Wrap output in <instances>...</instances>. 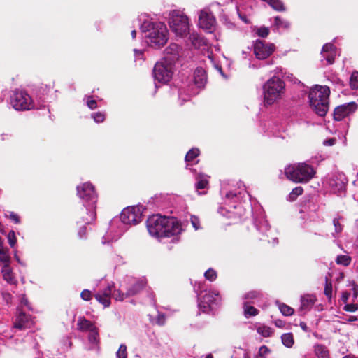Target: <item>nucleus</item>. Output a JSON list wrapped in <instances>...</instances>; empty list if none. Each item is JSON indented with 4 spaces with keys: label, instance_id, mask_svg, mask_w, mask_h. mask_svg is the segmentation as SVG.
<instances>
[{
    "label": "nucleus",
    "instance_id": "nucleus-58",
    "mask_svg": "<svg viewBox=\"0 0 358 358\" xmlns=\"http://www.w3.org/2000/svg\"><path fill=\"white\" fill-rule=\"evenodd\" d=\"M165 323V315L163 313H158L157 317V324L163 325Z\"/></svg>",
    "mask_w": 358,
    "mask_h": 358
},
{
    "label": "nucleus",
    "instance_id": "nucleus-24",
    "mask_svg": "<svg viewBox=\"0 0 358 358\" xmlns=\"http://www.w3.org/2000/svg\"><path fill=\"white\" fill-rule=\"evenodd\" d=\"M194 84L197 87H203L206 83V76L204 69L202 68H197L194 73Z\"/></svg>",
    "mask_w": 358,
    "mask_h": 358
},
{
    "label": "nucleus",
    "instance_id": "nucleus-14",
    "mask_svg": "<svg viewBox=\"0 0 358 358\" xmlns=\"http://www.w3.org/2000/svg\"><path fill=\"white\" fill-rule=\"evenodd\" d=\"M199 27L208 33H213L216 27V20L210 10L205 8L199 11Z\"/></svg>",
    "mask_w": 358,
    "mask_h": 358
},
{
    "label": "nucleus",
    "instance_id": "nucleus-40",
    "mask_svg": "<svg viewBox=\"0 0 358 358\" xmlns=\"http://www.w3.org/2000/svg\"><path fill=\"white\" fill-rule=\"evenodd\" d=\"M7 239L11 248L15 249L17 245V238L13 230H10L7 234Z\"/></svg>",
    "mask_w": 358,
    "mask_h": 358
},
{
    "label": "nucleus",
    "instance_id": "nucleus-34",
    "mask_svg": "<svg viewBox=\"0 0 358 358\" xmlns=\"http://www.w3.org/2000/svg\"><path fill=\"white\" fill-rule=\"evenodd\" d=\"M276 304L278 305V308L280 311V313L285 315V316H290V315H292L294 313V309L285 304V303H280L278 301L276 302Z\"/></svg>",
    "mask_w": 358,
    "mask_h": 358
},
{
    "label": "nucleus",
    "instance_id": "nucleus-25",
    "mask_svg": "<svg viewBox=\"0 0 358 358\" xmlns=\"http://www.w3.org/2000/svg\"><path fill=\"white\" fill-rule=\"evenodd\" d=\"M31 322V317L29 315H25L21 312L17 317L14 327L19 329H25L29 327V322Z\"/></svg>",
    "mask_w": 358,
    "mask_h": 358
},
{
    "label": "nucleus",
    "instance_id": "nucleus-45",
    "mask_svg": "<svg viewBox=\"0 0 358 358\" xmlns=\"http://www.w3.org/2000/svg\"><path fill=\"white\" fill-rule=\"evenodd\" d=\"M326 283L324 286V294L330 299L332 295V285L331 282H329L327 278H325Z\"/></svg>",
    "mask_w": 358,
    "mask_h": 358
},
{
    "label": "nucleus",
    "instance_id": "nucleus-22",
    "mask_svg": "<svg viewBox=\"0 0 358 358\" xmlns=\"http://www.w3.org/2000/svg\"><path fill=\"white\" fill-rule=\"evenodd\" d=\"M301 305L299 312L301 315L306 313L310 310L313 305L317 301V297L315 294H306L301 296Z\"/></svg>",
    "mask_w": 358,
    "mask_h": 358
},
{
    "label": "nucleus",
    "instance_id": "nucleus-61",
    "mask_svg": "<svg viewBox=\"0 0 358 358\" xmlns=\"http://www.w3.org/2000/svg\"><path fill=\"white\" fill-rule=\"evenodd\" d=\"M134 56L136 59H141L143 55V51L141 50L134 49Z\"/></svg>",
    "mask_w": 358,
    "mask_h": 358
},
{
    "label": "nucleus",
    "instance_id": "nucleus-57",
    "mask_svg": "<svg viewBox=\"0 0 358 358\" xmlns=\"http://www.w3.org/2000/svg\"><path fill=\"white\" fill-rule=\"evenodd\" d=\"M87 234V229L85 226H83L78 231V235L80 239H84L86 238Z\"/></svg>",
    "mask_w": 358,
    "mask_h": 358
},
{
    "label": "nucleus",
    "instance_id": "nucleus-10",
    "mask_svg": "<svg viewBox=\"0 0 358 358\" xmlns=\"http://www.w3.org/2000/svg\"><path fill=\"white\" fill-rule=\"evenodd\" d=\"M173 66L166 61L157 62L153 69V76L155 80L161 83H167L172 78Z\"/></svg>",
    "mask_w": 358,
    "mask_h": 358
},
{
    "label": "nucleus",
    "instance_id": "nucleus-47",
    "mask_svg": "<svg viewBox=\"0 0 358 358\" xmlns=\"http://www.w3.org/2000/svg\"><path fill=\"white\" fill-rule=\"evenodd\" d=\"M91 116L96 123L103 122L106 117L105 114L101 112L92 113Z\"/></svg>",
    "mask_w": 358,
    "mask_h": 358
},
{
    "label": "nucleus",
    "instance_id": "nucleus-23",
    "mask_svg": "<svg viewBox=\"0 0 358 358\" xmlns=\"http://www.w3.org/2000/svg\"><path fill=\"white\" fill-rule=\"evenodd\" d=\"M321 55L327 61V64H332L336 56V48L331 43H326L322 47Z\"/></svg>",
    "mask_w": 358,
    "mask_h": 358
},
{
    "label": "nucleus",
    "instance_id": "nucleus-5",
    "mask_svg": "<svg viewBox=\"0 0 358 358\" xmlns=\"http://www.w3.org/2000/svg\"><path fill=\"white\" fill-rule=\"evenodd\" d=\"M285 90L284 81L278 76H273L263 85V102L264 106H269L278 102L282 97Z\"/></svg>",
    "mask_w": 358,
    "mask_h": 358
},
{
    "label": "nucleus",
    "instance_id": "nucleus-43",
    "mask_svg": "<svg viewBox=\"0 0 358 358\" xmlns=\"http://www.w3.org/2000/svg\"><path fill=\"white\" fill-rule=\"evenodd\" d=\"M350 85L352 89H358V72L354 71L350 79Z\"/></svg>",
    "mask_w": 358,
    "mask_h": 358
},
{
    "label": "nucleus",
    "instance_id": "nucleus-64",
    "mask_svg": "<svg viewBox=\"0 0 358 358\" xmlns=\"http://www.w3.org/2000/svg\"><path fill=\"white\" fill-rule=\"evenodd\" d=\"M202 289V285L201 283H199L197 287H194V290L197 292L198 295L201 294Z\"/></svg>",
    "mask_w": 358,
    "mask_h": 358
},
{
    "label": "nucleus",
    "instance_id": "nucleus-6",
    "mask_svg": "<svg viewBox=\"0 0 358 358\" xmlns=\"http://www.w3.org/2000/svg\"><path fill=\"white\" fill-rule=\"evenodd\" d=\"M246 194L247 192L245 189L238 192H234L231 191L226 192L224 196V205L227 206L228 208L226 209L225 207H220L218 213L229 218L242 216L244 213V210L238 201L241 198L242 199L245 197Z\"/></svg>",
    "mask_w": 358,
    "mask_h": 358
},
{
    "label": "nucleus",
    "instance_id": "nucleus-9",
    "mask_svg": "<svg viewBox=\"0 0 358 358\" xmlns=\"http://www.w3.org/2000/svg\"><path fill=\"white\" fill-rule=\"evenodd\" d=\"M10 103L16 110H29L35 108L31 97L24 90H15L10 96Z\"/></svg>",
    "mask_w": 358,
    "mask_h": 358
},
{
    "label": "nucleus",
    "instance_id": "nucleus-21",
    "mask_svg": "<svg viewBox=\"0 0 358 358\" xmlns=\"http://www.w3.org/2000/svg\"><path fill=\"white\" fill-rule=\"evenodd\" d=\"M256 217L254 218V224L257 230L268 236L267 232L269 231L270 226L265 218L264 212L262 210H259L256 212Z\"/></svg>",
    "mask_w": 358,
    "mask_h": 358
},
{
    "label": "nucleus",
    "instance_id": "nucleus-60",
    "mask_svg": "<svg viewBox=\"0 0 358 358\" xmlns=\"http://www.w3.org/2000/svg\"><path fill=\"white\" fill-rule=\"evenodd\" d=\"M350 296V294L348 292H344L342 293L341 300L344 303H346L348 302V300Z\"/></svg>",
    "mask_w": 358,
    "mask_h": 358
},
{
    "label": "nucleus",
    "instance_id": "nucleus-62",
    "mask_svg": "<svg viewBox=\"0 0 358 358\" xmlns=\"http://www.w3.org/2000/svg\"><path fill=\"white\" fill-rule=\"evenodd\" d=\"M21 305L27 306L29 309H30V307L29 306V302L27 298L25 296H22L21 299Z\"/></svg>",
    "mask_w": 358,
    "mask_h": 358
},
{
    "label": "nucleus",
    "instance_id": "nucleus-8",
    "mask_svg": "<svg viewBox=\"0 0 358 358\" xmlns=\"http://www.w3.org/2000/svg\"><path fill=\"white\" fill-rule=\"evenodd\" d=\"M285 173L287 179L294 182H307L314 176L315 171L306 163H299L287 166Z\"/></svg>",
    "mask_w": 358,
    "mask_h": 358
},
{
    "label": "nucleus",
    "instance_id": "nucleus-42",
    "mask_svg": "<svg viewBox=\"0 0 358 358\" xmlns=\"http://www.w3.org/2000/svg\"><path fill=\"white\" fill-rule=\"evenodd\" d=\"M217 276V272L213 268H209L204 273L205 278L210 282L215 281Z\"/></svg>",
    "mask_w": 358,
    "mask_h": 358
},
{
    "label": "nucleus",
    "instance_id": "nucleus-38",
    "mask_svg": "<svg viewBox=\"0 0 358 358\" xmlns=\"http://www.w3.org/2000/svg\"><path fill=\"white\" fill-rule=\"evenodd\" d=\"M303 192V189L301 187H296L294 188L288 195L287 200L290 201H295L299 195L302 194Z\"/></svg>",
    "mask_w": 358,
    "mask_h": 358
},
{
    "label": "nucleus",
    "instance_id": "nucleus-28",
    "mask_svg": "<svg viewBox=\"0 0 358 358\" xmlns=\"http://www.w3.org/2000/svg\"><path fill=\"white\" fill-rule=\"evenodd\" d=\"M196 189L197 191L206 189L208 187V176L202 173H199L196 176Z\"/></svg>",
    "mask_w": 358,
    "mask_h": 358
},
{
    "label": "nucleus",
    "instance_id": "nucleus-50",
    "mask_svg": "<svg viewBox=\"0 0 358 358\" xmlns=\"http://www.w3.org/2000/svg\"><path fill=\"white\" fill-rule=\"evenodd\" d=\"M80 297L82 298L83 300L86 301L91 300L92 297L91 291L88 289H84L80 294Z\"/></svg>",
    "mask_w": 358,
    "mask_h": 358
},
{
    "label": "nucleus",
    "instance_id": "nucleus-30",
    "mask_svg": "<svg viewBox=\"0 0 358 358\" xmlns=\"http://www.w3.org/2000/svg\"><path fill=\"white\" fill-rule=\"evenodd\" d=\"M314 351L317 358H329V350L324 345L316 344L314 346Z\"/></svg>",
    "mask_w": 358,
    "mask_h": 358
},
{
    "label": "nucleus",
    "instance_id": "nucleus-19",
    "mask_svg": "<svg viewBox=\"0 0 358 358\" xmlns=\"http://www.w3.org/2000/svg\"><path fill=\"white\" fill-rule=\"evenodd\" d=\"M182 48L176 43H171L164 50V57L162 59L174 66L175 62L181 57Z\"/></svg>",
    "mask_w": 358,
    "mask_h": 358
},
{
    "label": "nucleus",
    "instance_id": "nucleus-46",
    "mask_svg": "<svg viewBox=\"0 0 358 358\" xmlns=\"http://www.w3.org/2000/svg\"><path fill=\"white\" fill-rule=\"evenodd\" d=\"M262 294L257 291H250L245 294L244 299L252 300L257 299Z\"/></svg>",
    "mask_w": 358,
    "mask_h": 358
},
{
    "label": "nucleus",
    "instance_id": "nucleus-16",
    "mask_svg": "<svg viewBox=\"0 0 358 358\" xmlns=\"http://www.w3.org/2000/svg\"><path fill=\"white\" fill-rule=\"evenodd\" d=\"M347 178L343 173L334 174L329 177L327 185L333 193H342L345 189Z\"/></svg>",
    "mask_w": 358,
    "mask_h": 358
},
{
    "label": "nucleus",
    "instance_id": "nucleus-39",
    "mask_svg": "<svg viewBox=\"0 0 358 358\" xmlns=\"http://www.w3.org/2000/svg\"><path fill=\"white\" fill-rule=\"evenodd\" d=\"M333 224L335 228V232L332 234L334 237H336V234H340L343 230L342 218L340 217H335L333 220Z\"/></svg>",
    "mask_w": 358,
    "mask_h": 358
},
{
    "label": "nucleus",
    "instance_id": "nucleus-11",
    "mask_svg": "<svg viewBox=\"0 0 358 358\" xmlns=\"http://www.w3.org/2000/svg\"><path fill=\"white\" fill-rule=\"evenodd\" d=\"M76 189L77 195L83 201V203L96 205L97 194L92 183H82L77 186Z\"/></svg>",
    "mask_w": 358,
    "mask_h": 358
},
{
    "label": "nucleus",
    "instance_id": "nucleus-18",
    "mask_svg": "<svg viewBox=\"0 0 358 358\" xmlns=\"http://www.w3.org/2000/svg\"><path fill=\"white\" fill-rule=\"evenodd\" d=\"M182 227L179 222L173 217H166V222L163 229L162 238L177 236L182 232Z\"/></svg>",
    "mask_w": 358,
    "mask_h": 358
},
{
    "label": "nucleus",
    "instance_id": "nucleus-59",
    "mask_svg": "<svg viewBox=\"0 0 358 358\" xmlns=\"http://www.w3.org/2000/svg\"><path fill=\"white\" fill-rule=\"evenodd\" d=\"M336 142V138H331L329 139L324 140L323 142V145L325 146H332V145H335Z\"/></svg>",
    "mask_w": 358,
    "mask_h": 358
},
{
    "label": "nucleus",
    "instance_id": "nucleus-51",
    "mask_svg": "<svg viewBox=\"0 0 358 358\" xmlns=\"http://www.w3.org/2000/svg\"><path fill=\"white\" fill-rule=\"evenodd\" d=\"M222 23L225 25V27L229 29H233L235 28V24L229 20L227 17H223L221 19Z\"/></svg>",
    "mask_w": 358,
    "mask_h": 358
},
{
    "label": "nucleus",
    "instance_id": "nucleus-53",
    "mask_svg": "<svg viewBox=\"0 0 358 358\" xmlns=\"http://www.w3.org/2000/svg\"><path fill=\"white\" fill-rule=\"evenodd\" d=\"M86 103L87 106L92 110L97 108L96 101L94 99H93L91 96H87Z\"/></svg>",
    "mask_w": 358,
    "mask_h": 358
},
{
    "label": "nucleus",
    "instance_id": "nucleus-55",
    "mask_svg": "<svg viewBox=\"0 0 358 358\" xmlns=\"http://www.w3.org/2000/svg\"><path fill=\"white\" fill-rule=\"evenodd\" d=\"M270 353V350L266 345H262L259 348V355L262 357H265L268 354Z\"/></svg>",
    "mask_w": 358,
    "mask_h": 358
},
{
    "label": "nucleus",
    "instance_id": "nucleus-31",
    "mask_svg": "<svg viewBox=\"0 0 358 358\" xmlns=\"http://www.w3.org/2000/svg\"><path fill=\"white\" fill-rule=\"evenodd\" d=\"M249 301H245L243 303L244 315L248 318L258 315L259 310L255 307L248 304Z\"/></svg>",
    "mask_w": 358,
    "mask_h": 358
},
{
    "label": "nucleus",
    "instance_id": "nucleus-63",
    "mask_svg": "<svg viewBox=\"0 0 358 358\" xmlns=\"http://www.w3.org/2000/svg\"><path fill=\"white\" fill-rule=\"evenodd\" d=\"M332 83H335L336 85H340V86H343V85L342 81L339 78H332Z\"/></svg>",
    "mask_w": 358,
    "mask_h": 358
},
{
    "label": "nucleus",
    "instance_id": "nucleus-52",
    "mask_svg": "<svg viewBox=\"0 0 358 358\" xmlns=\"http://www.w3.org/2000/svg\"><path fill=\"white\" fill-rule=\"evenodd\" d=\"M6 217L13 221L15 224H19L20 222V217L14 212H8V214L6 215Z\"/></svg>",
    "mask_w": 358,
    "mask_h": 358
},
{
    "label": "nucleus",
    "instance_id": "nucleus-4",
    "mask_svg": "<svg viewBox=\"0 0 358 358\" xmlns=\"http://www.w3.org/2000/svg\"><path fill=\"white\" fill-rule=\"evenodd\" d=\"M329 87L315 85L311 88L308 98L310 106L318 115L323 117L329 109Z\"/></svg>",
    "mask_w": 358,
    "mask_h": 358
},
{
    "label": "nucleus",
    "instance_id": "nucleus-26",
    "mask_svg": "<svg viewBox=\"0 0 358 358\" xmlns=\"http://www.w3.org/2000/svg\"><path fill=\"white\" fill-rule=\"evenodd\" d=\"M1 273L3 280H6L8 283L14 285L17 282L10 265L3 266L1 268Z\"/></svg>",
    "mask_w": 358,
    "mask_h": 358
},
{
    "label": "nucleus",
    "instance_id": "nucleus-12",
    "mask_svg": "<svg viewBox=\"0 0 358 358\" xmlns=\"http://www.w3.org/2000/svg\"><path fill=\"white\" fill-rule=\"evenodd\" d=\"M220 301L217 292L208 291L201 299H199L198 307L203 313H208L215 309Z\"/></svg>",
    "mask_w": 358,
    "mask_h": 358
},
{
    "label": "nucleus",
    "instance_id": "nucleus-44",
    "mask_svg": "<svg viewBox=\"0 0 358 358\" xmlns=\"http://www.w3.org/2000/svg\"><path fill=\"white\" fill-rule=\"evenodd\" d=\"M336 263L343 266H348L350 263V258L348 255H339L337 257Z\"/></svg>",
    "mask_w": 358,
    "mask_h": 358
},
{
    "label": "nucleus",
    "instance_id": "nucleus-3",
    "mask_svg": "<svg viewBox=\"0 0 358 358\" xmlns=\"http://www.w3.org/2000/svg\"><path fill=\"white\" fill-rule=\"evenodd\" d=\"M146 43L154 48L164 46L169 39V31L166 24L160 22L145 20L141 26Z\"/></svg>",
    "mask_w": 358,
    "mask_h": 358
},
{
    "label": "nucleus",
    "instance_id": "nucleus-32",
    "mask_svg": "<svg viewBox=\"0 0 358 358\" xmlns=\"http://www.w3.org/2000/svg\"><path fill=\"white\" fill-rule=\"evenodd\" d=\"M257 331L263 337H270L273 335V330L265 324H259L257 327Z\"/></svg>",
    "mask_w": 358,
    "mask_h": 358
},
{
    "label": "nucleus",
    "instance_id": "nucleus-33",
    "mask_svg": "<svg viewBox=\"0 0 358 358\" xmlns=\"http://www.w3.org/2000/svg\"><path fill=\"white\" fill-rule=\"evenodd\" d=\"M282 344L287 348H292L294 343V336L292 333L283 334L281 336Z\"/></svg>",
    "mask_w": 358,
    "mask_h": 358
},
{
    "label": "nucleus",
    "instance_id": "nucleus-27",
    "mask_svg": "<svg viewBox=\"0 0 358 358\" xmlns=\"http://www.w3.org/2000/svg\"><path fill=\"white\" fill-rule=\"evenodd\" d=\"M78 329L80 331H90L96 327L90 321L83 317H80L77 322Z\"/></svg>",
    "mask_w": 358,
    "mask_h": 358
},
{
    "label": "nucleus",
    "instance_id": "nucleus-48",
    "mask_svg": "<svg viewBox=\"0 0 358 358\" xmlns=\"http://www.w3.org/2000/svg\"><path fill=\"white\" fill-rule=\"evenodd\" d=\"M190 222L195 230H198L201 228L200 220L198 217L195 215H192L190 217Z\"/></svg>",
    "mask_w": 358,
    "mask_h": 358
},
{
    "label": "nucleus",
    "instance_id": "nucleus-36",
    "mask_svg": "<svg viewBox=\"0 0 358 358\" xmlns=\"http://www.w3.org/2000/svg\"><path fill=\"white\" fill-rule=\"evenodd\" d=\"M199 155V150L198 148H192L185 155V162L187 163V166H189V163L194 161V159Z\"/></svg>",
    "mask_w": 358,
    "mask_h": 358
},
{
    "label": "nucleus",
    "instance_id": "nucleus-37",
    "mask_svg": "<svg viewBox=\"0 0 358 358\" xmlns=\"http://www.w3.org/2000/svg\"><path fill=\"white\" fill-rule=\"evenodd\" d=\"M274 25L277 29H288L289 27V22L280 17H275L274 19Z\"/></svg>",
    "mask_w": 358,
    "mask_h": 358
},
{
    "label": "nucleus",
    "instance_id": "nucleus-15",
    "mask_svg": "<svg viewBox=\"0 0 358 358\" xmlns=\"http://www.w3.org/2000/svg\"><path fill=\"white\" fill-rule=\"evenodd\" d=\"M96 205L83 203V206L78 210L77 217L80 220L78 222L85 224H90L96 217Z\"/></svg>",
    "mask_w": 358,
    "mask_h": 358
},
{
    "label": "nucleus",
    "instance_id": "nucleus-29",
    "mask_svg": "<svg viewBox=\"0 0 358 358\" xmlns=\"http://www.w3.org/2000/svg\"><path fill=\"white\" fill-rule=\"evenodd\" d=\"M88 341L92 345L89 348L90 350L94 349L98 346L99 343V335L96 327L89 331Z\"/></svg>",
    "mask_w": 358,
    "mask_h": 358
},
{
    "label": "nucleus",
    "instance_id": "nucleus-35",
    "mask_svg": "<svg viewBox=\"0 0 358 358\" xmlns=\"http://www.w3.org/2000/svg\"><path fill=\"white\" fill-rule=\"evenodd\" d=\"M10 257L9 255L8 249L0 250V265L1 266L5 265H10Z\"/></svg>",
    "mask_w": 358,
    "mask_h": 358
},
{
    "label": "nucleus",
    "instance_id": "nucleus-1",
    "mask_svg": "<svg viewBox=\"0 0 358 358\" xmlns=\"http://www.w3.org/2000/svg\"><path fill=\"white\" fill-rule=\"evenodd\" d=\"M146 285V280L143 278L129 279V286L125 293L120 289H115L114 284H110L104 289L95 294L94 297L97 301L104 307H109L111 303V296L116 301H123L140 292Z\"/></svg>",
    "mask_w": 358,
    "mask_h": 358
},
{
    "label": "nucleus",
    "instance_id": "nucleus-54",
    "mask_svg": "<svg viewBox=\"0 0 358 358\" xmlns=\"http://www.w3.org/2000/svg\"><path fill=\"white\" fill-rule=\"evenodd\" d=\"M343 309L348 312H355L358 310V305L355 303L345 304Z\"/></svg>",
    "mask_w": 358,
    "mask_h": 358
},
{
    "label": "nucleus",
    "instance_id": "nucleus-56",
    "mask_svg": "<svg viewBox=\"0 0 358 358\" xmlns=\"http://www.w3.org/2000/svg\"><path fill=\"white\" fill-rule=\"evenodd\" d=\"M190 39L192 40V43L194 46H196L197 45L200 44V42L199 41L200 40L199 36L197 34L193 33L192 34H191Z\"/></svg>",
    "mask_w": 358,
    "mask_h": 358
},
{
    "label": "nucleus",
    "instance_id": "nucleus-49",
    "mask_svg": "<svg viewBox=\"0 0 358 358\" xmlns=\"http://www.w3.org/2000/svg\"><path fill=\"white\" fill-rule=\"evenodd\" d=\"M257 34L259 36L264 38L268 35L269 29L267 27H262L257 29Z\"/></svg>",
    "mask_w": 358,
    "mask_h": 358
},
{
    "label": "nucleus",
    "instance_id": "nucleus-7",
    "mask_svg": "<svg viewBox=\"0 0 358 358\" xmlns=\"http://www.w3.org/2000/svg\"><path fill=\"white\" fill-rule=\"evenodd\" d=\"M171 31L177 37L185 38L189 34L190 20L181 10H171L169 15Z\"/></svg>",
    "mask_w": 358,
    "mask_h": 358
},
{
    "label": "nucleus",
    "instance_id": "nucleus-13",
    "mask_svg": "<svg viewBox=\"0 0 358 358\" xmlns=\"http://www.w3.org/2000/svg\"><path fill=\"white\" fill-rule=\"evenodd\" d=\"M166 222V216L154 215L146 222V227L150 236L157 238H162L163 229Z\"/></svg>",
    "mask_w": 358,
    "mask_h": 358
},
{
    "label": "nucleus",
    "instance_id": "nucleus-20",
    "mask_svg": "<svg viewBox=\"0 0 358 358\" xmlns=\"http://www.w3.org/2000/svg\"><path fill=\"white\" fill-rule=\"evenodd\" d=\"M357 108L354 102H350L336 107L334 111V118L336 121H341L345 117L355 111Z\"/></svg>",
    "mask_w": 358,
    "mask_h": 358
},
{
    "label": "nucleus",
    "instance_id": "nucleus-41",
    "mask_svg": "<svg viewBox=\"0 0 358 358\" xmlns=\"http://www.w3.org/2000/svg\"><path fill=\"white\" fill-rule=\"evenodd\" d=\"M117 358H127V348L125 344H121L116 352Z\"/></svg>",
    "mask_w": 358,
    "mask_h": 358
},
{
    "label": "nucleus",
    "instance_id": "nucleus-17",
    "mask_svg": "<svg viewBox=\"0 0 358 358\" xmlns=\"http://www.w3.org/2000/svg\"><path fill=\"white\" fill-rule=\"evenodd\" d=\"M254 54L258 59H264L269 57L275 50L273 43H266L261 40H257L254 43Z\"/></svg>",
    "mask_w": 358,
    "mask_h": 358
},
{
    "label": "nucleus",
    "instance_id": "nucleus-2",
    "mask_svg": "<svg viewBox=\"0 0 358 358\" xmlns=\"http://www.w3.org/2000/svg\"><path fill=\"white\" fill-rule=\"evenodd\" d=\"M144 208L142 206H133L125 208L119 218H114L110 224V231L114 232L111 241H116L125 232L128 227L142 221Z\"/></svg>",
    "mask_w": 358,
    "mask_h": 358
}]
</instances>
